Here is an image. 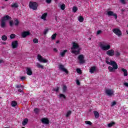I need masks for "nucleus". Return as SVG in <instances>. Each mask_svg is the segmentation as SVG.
<instances>
[{"mask_svg":"<svg viewBox=\"0 0 128 128\" xmlns=\"http://www.w3.org/2000/svg\"><path fill=\"white\" fill-rule=\"evenodd\" d=\"M111 106H116V102L115 101H114L113 102H112Z\"/></svg>","mask_w":128,"mask_h":128,"instance_id":"nucleus-45","label":"nucleus"},{"mask_svg":"<svg viewBox=\"0 0 128 128\" xmlns=\"http://www.w3.org/2000/svg\"><path fill=\"white\" fill-rule=\"evenodd\" d=\"M85 124H88L89 126H92V123L90 121H86Z\"/></svg>","mask_w":128,"mask_h":128,"instance_id":"nucleus-39","label":"nucleus"},{"mask_svg":"<svg viewBox=\"0 0 128 128\" xmlns=\"http://www.w3.org/2000/svg\"><path fill=\"white\" fill-rule=\"evenodd\" d=\"M56 2L58 1V0H55Z\"/></svg>","mask_w":128,"mask_h":128,"instance_id":"nucleus-60","label":"nucleus"},{"mask_svg":"<svg viewBox=\"0 0 128 128\" xmlns=\"http://www.w3.org/2000/svg\"><path fill=\"white\" fill-rule=\"evenodd\" d=\"M107 14L109 16H113L115 18L116 20L118 18V15L116 14H114V12L112 11H108L107 12Z\"/></svg>","mask_w":128,"mask_h":128,"instance_id":"nucleus-12","label":"nucleus"},{"mask_svg":"<svg viewBox=\"0 0 128 128\" xmlns=\"http://www.w3.org/2000/svg\"><path fill=\"white\" fill-rule=\"evenodd\" d=\"M38 60H39V62H40L46 63L48 62V60L44 58L42 56H40V54L38 55Z\"/></svg>","mask_w":128,"mask_h":128,"instance_id":"nucleus-7","label":"nucleus"},{"mask_svg":"<svg viewBox=\"0 0 128 128\" xmlns=\"http://www.w3.org/2000/svg\"><path fill=\"white\" fill-rule=\"evenodd\" d=\"M4 62V60H0V63Z\"/></svg>","mask_w":128,"mask_h":128,"instance_id":"nucleus-56","label":"nucleus"},{"mask_svg":"<svg viewBox=\"0 0 128 128\" xmlns=\"http://www.w3.org/2000/svg\"><path fill=\"white\" fill-rule=\"evenodd\" d=\"M100 48L102 50H108L110 48V45H104L102 44H100Z\"/></svg>","mask_w":128,"mask_h":128,"instance_id":"nucleus-5","label":"nucleus"},{"mask_svg":"<svg viewBox=\"0 0 128 128\" xmlns=\"http://www.w3.org/2000/svg\"><path fill=\"white\" fill-rule=\"evenodd\" d=\"M36 66L38 68H42V70H44V66L42 65H40V63H37Z\"/></svg>","mask_w":128,"mask_h":128,"instance_id":"nucleus-28","label":"nucleus"},{"mask_svg":"<svg viewBox=\"0 0 128 128\" xmlns=\"http://www.w3.org/2000/svg\"><path fill=\"white\" fill-rule=\"evenodd\" d=\"M76 10H78V7L74 6L72 8L73 12H76Z\"/></svg>","mask_w":128,"mask_h":128,"instance_id":"nucleus-36","label":"nucleus"},{"mask_svg":"<svg viewBox=\"0 0 128 128\" xmlns=\"http://www.w3.org/2000/svg\"><path fill=\"white\" fill-rule=\"evenodd\" d=\"M66 52H68V50H64L62 52H61L60 53V55L61 56H62V58H64V56Z\"/></svg>","mask_w":128,"mask_h":128,"instance_id":"nucleus-23","label":"nucleus"},{"mask_svg":"<svg viewBox=\"0 0 128 128\" xmlns=\"http://www.w3.org/2000/svg\"><path fill=\"white\" fill-rule=\"evenodd\" d=\"M26 74L28 76H32V70L30 68L27 67L26 68Z\"/></svg>","mask_w":128,"mask_h":128,"instance_id":"nucleus-15","label":"nucleus"},{"mask_svg":"<svg viewBox=\"0 0 128 128\" xmlns=\"http://www.w3.org/2000/svg\"><path fill=\"white\" fill-rule=\"evenodd\" d=\"M114 124H116V122H112L108 124V128H112V126H114Z\"/></svg>","mask_w":128,"mask_h":128,"instance_id":"nucleus-29","label":"nucleus"},{"mask_svg":"<svg viewBox=\"0 0 128 128\" xmlns=\"http://www.w3.org/2000/svg\"><path fill=\"white\" fill-rule=\"evenodd\" d=\"M6 20H10L9 22L10 26H14V20H12V17L8 15H6L1 18L0 26L2 28H6Z\"/></svg>","mask_w":128,"mask_h":128,"instance_id":"nucleus-1","label":"nucleus"},{"mask_svg":"<svg viewBox=\"0 0 128 128\" xmlns=\"http://www.w3.org/2000/svg\"><path fill=\"white\" fill-rule=\"evenodd\" d=\"M70 114H72V111L70 110L68 111L66 114V118H68V116H70Z\"/></svg>","mask_w":128,"mask_h":128,"instance_id":"nucleus-33","label":"nucleus"},{"mask_svg":"<svg viewBox=\"0 0 128 128\" xmlns=\"http://www.w3.org/2000/svg\"><path fill=\"white\" fill-rule=\"evenodd\" d=\"M111 66H112V67L109 66L108 67V70L110 72H116V70H118V64L116 62H114V64H111Z\"/></svg>","mask_w":128,"mask_h":128,"instance_id":"nucleus-3","label":"nucleus"},{"mask_svg":"<svg viewBox=\"0 0 128 128\" xmlns=\"http://www.w3.org/2000/svg\"><path fill=\"white\" fill-rule=\"evenodd\" d=\"M96 70V67L95 66H92L90 69V72L94 74Z\"/></svg>","mask_w":128,"mask_h":128,"instance_id":"nucleus-18","label":"nucleus"},{"mask_svg":"<svg viewBox=\"0 0 128 128\" xmlns=\"http://www.w3.org/2000/svg\"><path fill=\"white\" fill-rule=\"evenodd\" d=\"M60 90V87H57L56 88H54V90L55 92H58V90Z\"/></svg>","mask_w":128,"mask_h":128,"instance_id":"nucleus-46","label":"nucleus"},{"mask_svg":"<svg viewBox=\"0 0 128 128\" xmlns=\"http://www.w3.org/2000/svg\"><path fill=\"white\" fill-rule=\"evenodd\" d=\"M21 80H26V76H22L20 78Z\"/></svg>","mask_w":128,"mask_h":128,"instance_id":"nucleus-52","label":"nucleus"},{"mask_svg":"<svg viewBox=\"0 0 128 128\" xmlns=\"http://www.w3.org/2000/svg\"><path fill=\"white\" fill-rule=\"evenodd\" d=\"M18 92H24V91L22 90V89H18Z\"/></svg>","mask_w":128,"mask_h":128,"instance_id":"nucleus-53","label":"nucleus"},{"mask_svg":"<svg viewBox=\"0 0 128 128\" xmlns=\"http://www.w3.org/2000/svg\"><path fill=\"white\" fill-rule=\"evenodd\" d=\"M56 34H54L52 35V39L54 40H56Z\"/></svg>","mask_w":128,"mask_h":128,"instance_id":"nucleus-37","label":"nucleus"},{"mask_svg":"<svg viewBox=\"0 0 128 128\" xmlns=\"http://www.w3.org/2000/svg\"><path fill=\"white\" fill-rule=\"evenodd\" d=\"M112 32L118 36H122V31L118 28H114Z\"/></svg>","mask_w":128,"mask_h":128,"instance_id":"nucleus-10","label":"nucleus"},{"mask_svg":"<svg viewBox=\"0 0 128 128\" xmlns=\"http://www.w3.org/2000/svg\"><path fill=\"white\" fill-rule=\"evenodd\" d=\"M54 50L56 52H58V49H56V48H54Z\"/></svg>","mask_w":128,"mask_h":128,"instance_id":"nucleus-54","label":"nucleus"},{"mask_svg":"<svg viewBox=\"0 0 128 128\" xmlns=\"http://www.w3.org/2000/svg\"><path fill=\"white\" fill-rule=\"evenodd\" d=\"M114 52H115L114 54L116 56L117 58L120 56V53L118 51L116 50Z\"/></svg>","mask_w":128,"mask_h":128,"instance_id":"nucleus-26","label":"nucleus"},{"mask_svg":"<svg viewBox=\"0 0 128 128\" xmlns=\"http://www.w3.org/2000/svg\"><path fill=\"white\" fill-rule=\"evenodd\" d=\"M12 48H16L18 46V40L13 41L12 43Z\"/></svg>","mask_w":128,"mask_h":128,"instance_id":"nucleus-13","label":"nucleus"},{"mask_svg":"<svg viewBox=\"0 0 128 128\" xmlns=\"http://www.w3.org/2000/svg\"><path fill=\"white\" fill-rule=\"evenodd\" d=\"M5 0V2H8V0Z\"/></svg>","mask_w":128,"mask_h":128,"instance_id":"nucleus-59","label":"nucleus"},{"mask_svg":"<svg viewBox=\"0 0 128 128\" xmlns=\"http://www.w3.org/2000/svg\"><path fill=\"white\" fill-rule=\"evenodd\" d=\"M106 62L107 64H110V66L112 64H114L116 62L112 61V60H110V58H108V57H106Z\"/></svg>","mask_w":128,"mask_h":128,"instance_id":"nucleus-14","label":"nucleus"},{"mask_svg":"<svg viewBox=\"0 0 128 128\" xmlns=\"http://www.w3.org/2000/svg\"><path fill=\"white\" fill-rule=\"evenodd\" d=\"M11 8H18V3L15 2L14 4L11 5Z\"/></svg>","mask_w":128,"mask_h":128,"instance_id":"nucleus-24","label":"nucleus"},{"mask_svg":"<svg viewBox=\"0 0 128 128\" xmlns=\"http://www.w3.org/2000/svg\"><path fill=\"white\" fill-rule=\"evenodd\" d=\"M60 8L61 10H64V8H66V5L64 4H62V5H61Z\"/></svg>","mask_w":128,"mask_h":128,"instance_id":"nucleus-38","label":"nucleus"},{"mask_svg":"<svg viewBox=\"0 0 128 128\" xmlns=\"http://www.w3.org/2000/svg\"><path fill=\"white\" fill-rule=\"evenodd\" d=\"M59 98H64V100H66V96H64V94H60Z\"/></svg>","mask_w":128,"mask_h":128,"instance_id":"nucleus-27","label":"nucleus"},{"mask_svg":"<svg viewBox=\"0 0 128 128\" xmlns=\"http://www.w3.org/2000/svg\"><path fill=\"white\" fill-rule=\"evenodd\" d=\"M34 112H35V114H38V112H40V109H38V108H35L34 109Z\"/></svg>","mask_w":128,"mask_h":128,"instance_id":"nucleus-35","label":"nucleus"},{"mask_svg":"<svg viewBox=\"0 0 128 128\" xmlns=\"http://www.w3.org/2000/svg\"><path fill=\"white\" fill-rule=\"evenodd\" d=\"M121 12H124V10L122 9V10H121Z\"/></svg>","mask_w":128,"mask_h":128,"instance_id":"nucleus-58","label":"nucleus"},{"mask_svg":"<svg viewBox=\"0 0 128 128\" xmlns=\"http://www.w3.org/2000/svg\"><path fill=\"white\" fill-rule=\"evenodd\" d=\"M76 72H77L78 74H82V70H80V68H77Z\"/></svg>","mask_w":128,"mask_h":128,"instance_id":"nucleus-44","label":"nucleus"},{"mask_svg":"<svg viewBox=\"0 0 128 128\" xmlns=\"http://www.w3.org/2000/svg\"><path fill=\"white\" fill-rule=\"evenodd\" d=\"M18 104V103L16 102V101H12V106H16Z\"/></svg>","mask_w":128,"mask_h":128,"instance_id":"nucleus-30","label":"nucleus"},{"mask_svg":"<svg viewBox=\"0 0 128 128\" xmlns=\"http://www.w3.org/2000/svg\"><path fill=\"white\" fill-rule=\"evenodd\" d=\"M58 68L62 72H66V74H68V70L67 69L64 68V66L62 64H60V65H58Z\"/></svg>","mask_w":128,"mask_h":128,"instance_id":"nucleus-9","label":"nucleus"},{"mask_svg":"<svg viewBox=\"0 0 128 128\" xmlns=\"http://www.w3.org/2000/svg\"><path fill=\"white\" fill-rule=\"evenodd\" d=\"M28 119L25 118L23 122H22V126H26V124H28Z\"/></svg>","mask_w":128,"mask_h":128,"instance_id":"nucleus-21","label":"nucleus"},{"mask_svg":"<svg viewBox=\"0 0 128 128\" xmlns=\"http://www.w3.org/2000/svg\"><path fill=\"white\" fill-rule=\"evenodd\" d=\"M16 38V34H10V38L12 39V38Z\"/></svg>","mask_w":128,"mask_h":128,"instance_id":"nucleus-42","label":"nucleus"},{"mask_svg":"<svg viewBox=\"0 0 128 128\" xmlns=\"http://www.w3.org/2000/svg\"><path fill=\"white\" fill-rule=\"evenodd\" d=\"M102 30H98V31H97L96 34L97 36H98V34H102Z\"/></svg>","mask_w":128,"mask_h":128,"instance_id":"nucleus-41","label":"nucleus"},{"mask_svg":"<svg viewBox=\"0 0 128 128\" xmlns=\"http://www.w3.org/2000/svg\"><path fill=\"white\" fill-rule=\"evenodd\" d=\"M94 113L96 118H100V113H98V111L94 110Z\"/></svg>","mask_w":128,"mask_h":128,"instance_id":"nucleus-19","label":"nucleus"},{"mask_svg":"<svg viewBox=\"0 0 128 128\" xmlns=\"http://www.w3.org/2000/svg\"><path fill=\"white\" fill-rule=\"evenodd\" d=\"M48 16L47 13H44L42 14V16H41L42 20H46V16Z\"/></svg>","mask_w":128,"mask_h":128,"instance_id":"nucleus-22","label":"nucleus"},{"mask_svg":"<svg viewBox=\"0 0 128 128\" xmlns=\"http://www.w3.org/2000/svg\"><path fill=\"white\" fill-rule=\"evenodd\" d=\"M106 54L109 56H114V50L112 49L108 50L106 52Z\"/></svg>","mask_w":128,"mask_h":128,"instance_id":"nucleus-11","label":"nucleus"},{"mask_svg":"<svg viewBox=\"0 0 128 128\" xmlns=\"http://www.w3.org/2000/svg\"><path fill=\"white\" fill-rule=\"evenodd\" d=\"M33 42L34 44H38V38H34L33 40Z\"/></svg>","mask_w":128,"mask_h":128,"instance_id":"nucleus-43","label":"nucleus"},{"mask_svg":"<svg viewBox=\"0 0 128 128\" xmlns=\"http://www.w3.org/2000/svg\"><path fill=\"white\" fill-rule=\"evenodd\" d=\"M106 94L108 96H114V92L110 89H106L105 92Z\"/></svg>","mask_w":128,"mask_h":128,"instance_id":"nucleus-8","label":"nucleus"},{"mask_svg":"<svg viewBox=\"0 0 128 128\" xmlns=\"http://www.w3.org/2000/svg\"><path fill=\"white\" fill-rule=\"evenodd\" d=\"M58 42H60L59 41H56V44H58Z\"/></svg>","mask_w":128,"mask_h":128,"instance_id":"nucleus-57","label":"nucleus"},{"mask_svg":"<svg viewBox=\"0 0 128 128\" xmlns=\"http://www.w3.org/2000/svg\"><path fill=\"white\" fill-rule=\"evenodd\" d=\"M48 32V28L45 29L44 30V34H46Z\"/></svg>","mask_w":128,"mask_h":128,"instance_id":"nucleus-40","label":"nucleus"},{"mask_svg":"<svg viewBox=\"0 0 128 128\" xmlns=\"http://www.w3.org/2000/svg\"><path fill=\"white\" fill-rule=\"evenodd\" d=\"M78 58L79 60V62L80 64H84V62H86V60H84V55L82 54L79 55L78 56Z\"/></svg>","mask_w":128,"mask_h":128,"instance_id":"nucleus-6","label":"nucleus"},{"mask_svg":"<svg viewBox=\"0 0 128 128\" xmlns=\"http://www.w3.org/2000/svg\"><path fill=\"white\" fill-rule=\"evenodd\" d=\"M67 88H68V87H66V86L64 85L62 88L63 92H66Z\"/></svg>","mask_w":128,"mask_h":128,"instance_id":"nucleus-31","label":"nucleus"},{"mask_svg":"<svg viewBox=\"0 0 128 128\" xmlns=\"http://www.w3.org/2000/svg\"><path fill=\"white\" fill-rule=\"evenodd\" d=\"M71 50H74L72 51V54H74L76 56L78 54H80V50H82V48H80V46H78V44H76L75 42H74L72 43V48H71Z\"/></svg>","mask_w":128,"mask_h":128,"instance_id":"nucleus-2","label":"nucleus"},{"mask_svg":"<svg viewBox=\"0 0 128 128\" xmlns=\"http://www.w3.org/2000/svg\"><path fill=\"white\" fill-rule=\"evenodd\" d=\"M78 20L80 22H84V18L82 16H80L78 18Z\"/></svg>","mask_w":128,"mask_h":128,"instance_id":"nucleus-34","label":"nucleus"},{"mask_svg":"<svg viewBox=\"0 0 128 128\" xmlns=\"http://www.w3.org/2000/svg\"><path fill=\"white\" fill-rule=\"evenodd\" d=\"M2 40H8V37L6 35L2 36Z\"/></svg>","mask_w":128,"mask_h":128,"instance_id":"nucleus-32","label":"nucleus"},{"mask_svg":"<svg viewBox=\"0 0 128 128\" xmlns=\"http://www.w3.org/2000/svg\"><path fill=\"white\" fill-rule=\"evenodd\" d=\"M76 82L78 86H80V80H76Z\"/></svg>","mask_w":128,"mask_h":128,"instance_id":"nucleus-48","label":"nucleus"},{"mask_svg":"<svg viewBox=\"0 0 128 128\" xmlns=\"http://www.w3.org/2000/svg\"><path fill=\"white\" fill-rule=\"evenodd\" d=\"M122 70L124 72V76H128V70L126 69H124V68H122Z\"/></svg>","mask_w":128,"mask_h":128,"instance_id":"nucleus-20","label":"nucleus"},{"mask_svg":"<svg viewBox=\"0 0 128 128\" xmlns=\"http://www.w3.org/2000/svg\"><path fill=\"white\" fill-rule=\"evenodd\" d=\"M38 5L36 2H30L29 3V8L34 10H38Z\"/></svg>","mask_w":128,"mask_h":128,"instance_id":"nucleus-4","label":"nucleus"},{"mask_svg":"<svg viewBox=\"0 0 128 128\" xmlns=\"http://www.w3.org/2000/svg\"><path fill=\"white\" fill-rule=\"evenodd\" d=\"M16 88H22V85L17 84V85H16Z\"/></svg>","mask_w":128,"mask_h":128,"instance_id":"nucleus-50","label":"nucleus"},{"mask_svg":"<svg viewBox=\"0 0 128 128\" xmlns=\"http://www.w3.org/2000/svg\"><path fill=\"white\" fill-rule=\"evenodd\" d=\"M14 26H18V24H20V22L18 19H16L14 21Z\"/></svg>","mask_w":128,"mask_h":128,"instance_id":"nucleus-25","label":"nucleus"},{"mask_svg":"<svg viewBox=\"0 0 128 128\" xmlns=\"http://www.w3.org/2000/svg\"><path fill=\"white\" fill-rule=\"evenodd\" d=\"M30 32L28 31H27L23 32L22 36V38H26V36H30Z\"/></svg>","mask_w":128,"mask_h":128,"instance_id":"nucleus-17","label":"nucleus"},{"mask_svg":"<svg viewBox=\"0 0 128 128\" xmlns=\"http://www.w3.org/2000/svg\"><path fill=\"white\" fill-rule=\"evenodd\" d=\"M120 2L121 4H126V0H120Z\"/></svg>","mask_w":128,"mask_h":128,"instance_id":"nucleus-47","label":"nucleus"},{"mask_svg":"<svg viewBox=\"0 0 128 128\" xmlns=\"http://www.w3.org/2000/svg\"><path fill=\"white\" fill-rule=\"evenodd\" d=\"M46 4H50L52 2V0H46Z\"/></svg>","mask_w":128,"mask_h":128,"instance_id":"nucleus-49","label":"nucleus"},{"mask_svg":"<svg viewBox=\"0 0 128 128\" xmlns=\"http://www.w3.org/2000/svg\"><path fill=\"white\" fill-rule=\"evenodd\" d=\"M41 121L42 124H50V120L47 118H43L42 119Z\"/></svg>","mask_w":128,"mask_h":128,"instance_id":"nucleus-16","label":"nucleus"},{"mask_svg":"<svg viewBox=\"0 0 128 128\" xmlns=\"http://www.w3.org/2000/svg\"><path fill=\"white\" fill-rule=\"evenodd\" d=\"M124 85L125 86H126L127 88H128V82L124 83Z\"/></svg>","mask_w":128,"mask_h":128,"instance_id":"nucleus-51","label":"nucleus"},{"mask_svg":"<svg viewBox=\"0 0 128 128\" xmlns=\"http://www.w3.org/2000/svg\"><path fill=\"white\" fill-rule=\"evenodd\" d=\"M55 20H56V22H58V16H55Z\"/></svg>","mask_w":128,"mask_h":128,"instance_id":"nucleus-55","label":"nucleus"}]
</instances>
